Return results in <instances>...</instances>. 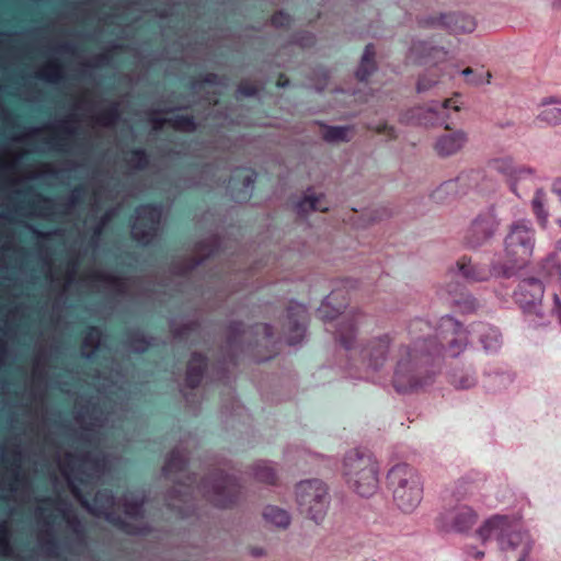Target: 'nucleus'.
<instances>
[{
	"instance_id": "41",
	"label": "nucleus",
	"mask_w": 561,
	"mask_h": 561,
	"mask_svg": "<svg viewBox=\"0 0 561 561\" xmlns=\"http://www.w3.org/2000/svg\"><path fill=\"white\" fill-rule=\"evenodd\" d=\"M558 103L552 98H546L541 101V105L546 106L537 116V119L548 125L561 124V107L549 106Z\"/></svg>"
},
{
	"instance_id": "30",
	"label": "nucleus",
	"mask_w": 561,
	"mask_h": 561,
	"mask_svg": "<svg viewBox=\"0 0 561 561\" xmlns=\"http://www.w3.org/2000/svg\"><path fill=\"white\" fill-rule=\"evenodd\" d=\"M35 77L44 82L58 84L65 79V69L58 59H50L35 72Z\"/></svg>"
},
{
	"instance_id": "3",
	"label": "nucleus",
	"mask_w": 561,
	"mask_h": 561,
	"mask_svg": "<svg viewBox=\"0 0 561 561\" xmlns=\"http://www.w3.org/2000/svg\"><path fill=\"white\" fill-rule=\"evenodd\" d=\"M34 511L42 553L59 558L64 552L80 554L87 548L85 527L72 504L61 497H45Z\"/></svg>"
},
{
	"instance_id": "29",
	"label": "nucleus",
	"mask_w": 561,
	"mask_h": 561,
	"mask_svg": "<svg viewBox=\"0 0 561 561\" xmlns=\"http://www.w3.org/2000/svg\"><path fill=\"white\" fill-rule=\"evenodd\" d=\"M479 341L486 353H496L502 346L500 331L489 324L479 325Z\"/></svg>"
},
{
	"instance_id": "8",
	"label": "nucleus",
	"mask_w": 561,
	"mask_h": 561,
	"mask_svg": "<svg viewBox=\"0 0 561 561\" xmlns=\"http://www.w3.org/2000/svg\"><path fill=\"white\" fill-rule=\"evenodd\" d=\"M394 345V336L390 333L379 334L364 341L358 348V355L363 366V373L352 363L345 367L350 370V377L356 379H369L375 374L382 370L389 359L391 350Z\"/></svg>"
},
{
	"instance_id": "35",
	"label": "nucleus",
	"mask_w": 561,
	"mask_h": 561,
	"mask_svg": "<svg viewBox=\"0 0 561 561\" xmlns=\"http://www.w3.org/2000/svg\"><path fill=\"white\" fill-rule=\"evenodd\" d=\"M375 56V46L373 44L366 45L360 58L359 66L355 72V76L359 81L367 80L376 71L377 65Z\"/></svg>"
},
{
	"instance_id": "38",
	"label": "nucleus",
	"mask_w": 561,
	"mask_h": 561,
	"mask_svg": "<svg viewBox=\"0 0 561 561\" xmlns=\"http://www.w3.org/2000/svg\"><path fill=\"white\" fill-rule=\"evenodd\" d=\"M119 117H121L119 104L115 102L112 105H110L107 108L93 115L92 119L95 124H98L102 127L112 128L117 124V122L119 121Z\"/></svg>"
},
{
	"instance_id": "25",
	"label": "nucleus",
	"mask_w": 561,
	"mask_h": 561,
	"mask_svg": "<svg viewBox=\"0 0 561 561\" xmlns=\"http://www.w3.org/2000/svg\"><path fill=\"white\" fill-rule=\"evenodd\" d=\"M256 174L252 171H240L229 181L231 197L237 203H244L250 199L253 191Z\"/></svg>"
},
{
	"instance_id": "39",
	"label": "nucleus",
	"mask_w": 561,
	"mask_h": 561,
	"mask_svg": "<svg viewBox=\"0 0 561 561\" xmlns=\"http://www.w3.org/2000/svg\"><path fill=\"white\" fill-rule=\"evenodd\" d=\"M353 127L351 126H327L322 137L327 142H347L352 139Z\"/></svg>"
},
{
	"instance_id": "21",
	"label": "nucleus",
	"mask_w": 561,
	"mask_h": 561,
	"mask_svg": "<svg viewBox=\"0 0 561 561\" xmlns=\"http://www.w3.org/2000/svg\"><path fill=\"white\" fill-rule=\"evenodd\" d=\"M288 334L287 343L289 345L299 344L306 332L307 310L305 306L295 304L287 309Z\"/></svg>"
},
{
	"instance_id": "55",
	"label": "nucleus",
	"mask_w": 561,
	"mask_h": 561,
	"mask_svg": "<svg viewBox=\"0 0 561 561\" xmlns=\"http://www.w3.org/2000/svg\"><path fill=\"white\" fill-rule=\"evenodd\" d=\"M0 554L5 558H9L13 554L10 534L0 536Z\"/></svg>"
},
{
	"instance_id": "17",
	"label": "nucleus",
	"mask_w": 561,
	"mask_h": 561,
	"mask_svg": "<svg viewBox=\"0 0 561 561\" xmlns=\"http://www.w3.org/2000/svg\"><path fill=\"white\" fill-rule=\"evenodd\" d=\"M420 24L427 27L440 26L454 35L472 33L477 27L474 18L461 12L424 18L420 20Z\"/></svg>"
},
{
	"instance_id": "2",
	"label": "nucleus",
	"mask_w": 561,
	"mask_h": 561,
	"mask_svg": "<svg viewBox=\"0 0 561 561\" xmlns=\"http://www.w3.org/2000/svg\"><path fill=\"white\" fill-rule=\"evenodd\" d=\"M468 345V332L451 316H444L430 339H416L412 344H400L393 354L392 386L399 393L414 391L432 379L431 358L443 351L457 357Z\"/></svg>"
},
{
	"instance_id": "12",
	"label": "nucleus",
	"mask_w": 561,
	"mask_h": 561,
	"mask_svg": "<svg viewBox=\"0 0 561 561\" xmlns=\"http://www.w3.org/2000/svg\"><path fill=\"white\" fill-rule=\"evenodd\" d=\"M161 205H142L136 209L131 236L140 244L147 245L156 238L161 222Z\"/></svg>"
},
{
	"instance_id": "27",
	"label": "nucleus",
	"mask_w": 561,
	"mask_h": 561,
	"mask_svg": "<svg viewBox=\"0 0 561 561\" xmlns=\"http://www.w3.org/2000/svg\"><path fill=\"white\" fill-rule=\"evenodd\" d=\"M103 352V334L96 327H90L83 337L81 354L88 359L98 357Z\"/></svg>"
},
{
	"instance_id": "24",
	"label": "nucleus",
	"mask_w": 561,
	"mask_h": 561,
	"mask_svg": "<svg viewBox=\"0 0 561 561\" xmlns=\"http://www.w3.org/2000/svg\"><path fill=\"white\" fill-rule=\"evenodd\" d=\"M253 330L255 333H263L266 339H271L273 336V329L270 324H256ZM251 330H245L242 323L234 322L229 327V335H228V347L230 351H237L240 348L243 351V342L248 335H251Z\"/></svg>"
},
{
	"instance_id": "23",
	"label": "nucleus",
	"mask_w": 561,
	"mask_h": 561,
	"mask_svg": "<svg viewBox=\"0 0 561 561\" xmlns=\"http://www.w3.org/2000/svg\"><path fill=\"white\" fill-rule=\"evenodd\" d=\"M468 135L461 130L446 133L438 136L434 142V150L440 158H448L458 153L467 144Z\"/></svg>"
},
{
	"instance_id": "16",
	"label": "nucleus",
	"mask_w": 561,
	"mask_h": 561,
	"mask_svg": "<svg viewBox=\"0 0 561 561\" xmlns=\"http://www.w3.org/2000/svg\"><path fill=\"white\" fill-rule=\"evenodd\" d=\"M545 288L538 278L529 277L523 279L514 293L516 304L527 314H535L539 319L543 317L541 301Z\"/></svg>"
},
{
	"instance_id": "46",
	"label": "nucleus",
	"mask_w": 561,
	"mask_h": 561,
	"mask_svg": "<svg viewBox=\"0 0 561 561\" xmlns=\"http://www.w3.org/2000/svg\"><path fill=\"white\" fill-rule=\"evenodd\" d=\"M462 75L467 78V82L473 85L490 83V79L492 77L489 71L474 70L472 68L463 69Z\"/></svg>"
},
{
	"instance_id": "58",
	"label": "nucleus",
	"mask_w": 561,
	"mask_h": 561,
	"mask_svg": "<svg viewBox=\"0 0 561 561\" xmlns=\"http://www.w3.org/2000/svg\"><path fill=\"white\" fill-rule=\"evenodd\" d=\"M54 50L59 54L75 55L77 47L72 42H62L57 44Z\"/></svg>"
},
{
	"instance_id": "36",
	"label": "nucleus",
	"mask_w": 561,
	"mask_h": 561,
	"mask_svg": "<svg viewBox=\"0 0 561 561\" xmlns=\"http://www.w3.org/2000/svg\"><path fill=\"white\" fill-rule=\"evenodd\" d=\"M167 122L164 118H154L153 119V129L159 130L162 128L163 124ZM168 122L178 130L182 131H193L196 128V124L194 118L190 115L178 114L168 119Z\"/></svg>"
},
{
	"instance_id": "15",
	"label": "nucleus",
	"mask_w": 561,
	"mask_h": 561,
	"mask_svg": "<svg viewBox=\"0 0 561 561\" xmlns=\"http://www.w3.org/2000/svg\"><path fill=\"white\" fill-rule=\"evenodd\" d=\"M0 461L7 463L3 489L8 491L10 495H13L27 482L23 470L24 453L22 447L16 445L11 450L10 455L8 454L7 449L2 447L0 449Z\"/></svg>"
},
{
	"instance_id": "7",
	"label": "nucleus",
	"mask_w": 561,
	"mask_h": 561,
	"mask_svg": "<svg viewBox=\"0 0 561 561\" xmlns=\"http://www.w3.org/2000/svg\"><path fill=\"white\" fill-rule=\"evenodd\" d=\"M387 479L394 504L404 513L413 512L423 499L417 471L408 463H397L388 471Z\"/></svg>"
},
{
	"instance_id": "18",
	"label": "nucleus",
	"mask_w": 561,
	"mask_h": 561,
	"mask_svg": "<svg viewBox=\"0 0 561 561\" xmlns=\"http://www.w3.org/2000/svg\"><path fill=\"white\" fill-rule=\"evenodd\" d=\"M79 122L77 113H70L61 119L47 123L46 128L48 130H56L62 135L49 137L45 139V142L57 152H68L69 139L79 133Z\"/></svg>"
},
{
	"instance_id": "56",
	"label": "nucleus",
	"mask_w": 561,
	"mask_h": 561,
	"mask_svg": "<svg viewBox=\"0 0 561 561\" xmlns=\"http://www.w3.org/2000/svg\"><path fill=\"white\" fill-rule=\"evenodd\" d=\"M535 170L527 165H517L515 164L514 168V175L512 176L513 180L518 181L520 179H524L528 175H534Z\"/></svg>"
},
{
	"instance_id": "26",
	"label": "nucleus",
	"mask_w": 561,
	"mask_h": 561,
	"mask_svg": "<svg viewBox=\"0 0 561 561\" xmlns=\"http://www.w3.org/2000/svg\"><path fill=\"white\" fill-rule=\"evenodd\" d=\"M355 319L348 316H342L337 321V328L335 331L336 341L344 347L345 351H352L355 345Z\"/></svg>"
},
{
	"instance_id": "37",
	"label": "nucleus",
	"mask_w": 561,
	"mask_h": 561,
	"mask_svg": "<svg viewBox=\"0 0 561 561\" xmlns=\"http://www.w3.org/2000/svg\"><path fill=\"white\" fill-rule=\"evenodd\" d=\"M514 380V376L506 371L485 374L484 387L492 392L506 389Z\"/></svg>"
},
{
	"instance_id": "42",
	"label": "nucleus",
	"mask_w": 561,
	"mask_h": 561,
	"mask_svg": "<svg viewBox=\"0 0 561 561\" xmlns=\"http://www.w3.org/2000/svg\"><path fill=\"white\" fill-rule=\"evenodd\" d=\"M531 209L539 225L546 228L548 224V211L546 209V198L542 188H537L531 199Z\"/></svg>"
},
{
	"instance_id": "61",
	"label": "nucleus",
	"mask_w": 561,
	"mask_h": 561,
	"mask_svg": "<svg viewBox=\"0 0 561 561\" xmlns=\"http://www.w3.org/2000/svg\"><path fill=\"white\" fill-rule=\"evenodd\" d=\"M259 88L256 85L242 83L239 85L238 92L244 96H253L257 93Z\"/></svg>"
},
{
	"instance_id": "40",
	"label": "nucleus",
	"mask_w": 561,
	"mask_h": 561,
	"mask_svg": "<svg viewBox=\"0 0 561 561\" xmlns=\"http://www.w3.org/2000/svg\"><path fill=\"white\" fill-rule=\"evenodd\" d=\"M451 385L460 390H466L477 385V377L472 368L454 370L450 376Z\"/></svg>"
},
{
	"instance_id": "47",
	"label": "nucleus",
	"mask_w": 561,
	"mask_h": 561,
	"mask_svg": "<svg viewBox=\"0 0 561 561\" xmlns=\"http://www.w3.org/2000/svg\"><path fill=\"white\" fill-rule=\"evenodd\" d=\"M127 343L128 347L137 353L147 351L151 344L150 340H148L145 334L139 331L129 334Z\"/></svg>"
},
{
	"instance_id": "11",
	"label": "nucleus",
	"mask_w": 561,
	"mask_h": 561,
	"mask_svg": "<svg viewBox=\"0 0 561 561\" xmlns=\"http://www.w3.org/2000/svg\"><path fill=\"white\" fill-rule=\"evenodd\" d=\"M296 497L301 513L317 524L324 518L330 497L328 488L321 480L311 479L299 482L296 486Z\"/></svg>"
},
{
	"instance_id": "28",
	"label": "nucleus",
	"mask_w": 561,
	"mask_h": 561,
	"mask_svg": "<svg viewBox=\"0 0 561 561\" xmlns=\"http://www.w3.org/2000/svg\"><path fill=\"white\" fill-rule=\"evenodd\" d=\"M262 518L267 526L278 529H287L291 522L288 511L276 505L264 506Z\"/></svg>"
},
{
	"instance_id": "14",
	"label": "nucleus",
	"mask_w": 561,
	"mask_h": 561,
	"mask_svg": "<svg viewBox=\"0 0 561 561\" xmlns=\"http://www.w3.org/2000/svg\"><path fill=\"white\" fill-rule=\"evenodd\" d=\"M499 228V220L494 207H489L477 215L472 220L465 241L469 248L477 249L490 241Z\"/></svg>"
},
{
	"instance_id": "50",
	"label": "nucleus",
	"mask_w": 561,
	"mask_h": 561,
	"mask_svg": "<svg viewBox=\"0 0 561 561\" xmlns=\"http://www.w3.org/2000/svg\"><path fill=\"white\" fill-rule=\"evenodd\" d=\"M116 214L117 208H111L103 214L100 221L93 227L92 236H94V239H101L105 227L116 216Z\"/></svg>"
},
{
	"instance_id": "31",
	"label": "nucleus",
	"mask_w": 561,
	"mask_h": 561,
	"mask_svg": "<svg viewBox=\"0 0 561 561\" xmlns=\"http://www.w3.org/2000/svg\"><path fill=\"white\" fill-rule=\"evenodd\" d=\"M251 477L259 483L274 485L277 481V473L270 461L257 460L250 466Z\"/></svg>"
},
{
	"instance_id": "34",
	"label": "nucleus",
	"mask_w": 561,
	"mask_h": 561,
	"mask_svg": "<svg viewBox=\"0 0 561 561\" xmlns=\"http://www.w3.org/2000/svg\"><path fill=\"white\" fill-rule=\"evenodd\" d=\"M323 195L322 194H319L317 195L314 192H312L311 190H308L305 195L302 196V198H300L297 203H296V211L299 214V215H307L309 214L310 211H327L328 210V206L323 204Z\"/></svg>"
},
{
	"instance_id": "54",
	"label": "nucleus",
	"mask_w": 561,
	"mask_h": 561,
	"mask_svg": "<svg viewBox=\"0 0 561 561\" xmlns=\"http://www.w3.org/2000/svg\"><path fill=\"white\" fill-rule=\"evenodd\" d=\"M436 83L437 79L435 77L424 75L419 79L416 88L419 92H425L430 90L432 87H434Z\"/></svg>"
},
{
	"instance_id": "45",
	"label": "nucleus",
	"mask_w": 561,
	"mask_h": 561,
	"mask_svg": "<svg viewBox=\"0 0 561 561\" xmlns=\"http://www.w3.org/2000/svg\"><path fill=\"white\" fill-rule=\"evenodd\" d=\"M491 168L496 172L512 179L514 175L515 162L512 157L496 158L491 161Z\"/></svg>"
},
{
	"instance_id": "44",
	"label": "nucleus",
	"mask_w": 561,
	"mask_h": 561,
	"mask_svg": "<svg viewBox=\"0 0 561 561\" xmlns=\"http://www.w3.org/2000/svg\"><path fill=\"white\" fill-rule=\"evenodd\" d=\"M149 164V157L144 149H134L127 159V165L133 170H144Z\"/></svg>"
},
{
	"instance_id": "9",
	"label": "nucleus",
	"mask_w": 561,
	"mask_h": 561,
	"mask_svg": "<svg viewBox=\"0 0 561 561\" xmlns=\"http://www.w3.org/2000/svg\"><path fill=\"white\" fill-rule=\"evenodd\" d=\"M343 474L348 486L360 496H371L378 490V466L370 456L356 451L347 454Z\"/></svg>"
},
{
	"instance_id": "57",
	"label": "nucleus",
	"mask_w": 561,
	"mask_h": 561,
	"mask_svg": "<svg viewBox=\"0 0 561 561\" xmlns=\"http://www.w3.org/2000/svg\"><path fill=\"white\" fill-rule=\"evenodd\" d=\"M28 229L32 231V233L37 237L38 239H49L55 236H60L61 230L60 229H51L48 231H42L35 228L34 226H28Z\"/></svg>"
},
{
	"instance_id": "19",
	"label": "nucleus",
	"mask_w": 561,
	"mask_h": 561,
	"mask_svg": "<svg viewBox=\"0 0 561 561\" xmlns=\"http://www.w3.org/2000/svg\"><path fill=\"white\" fill-rule=\"evenodd\" d=\"M494 266H503L501 260H493L490 266L481 263H473L471 259L462 256L455 264V271L465 279L472 283L488 282L490 278H506L497 274ZM454 272V268L451 270Z\"/></svg>"
},
{
	"instance_id": "59",
	"label": "nucleus",
	"mask_w": 561,
	"mask_h": 561,
	"mask_svg": "<svg viewBox=\"0 0 561 561\" xmlns=\"http://www.w3.org/2000/svg\"><path fill=\"white\" fill-rule=\"evenodd\" d=\"M272 24L276 27H284L290 23V16L284 12H278L272 16Z\"/></svg>"
},
{
	"instance_id": "62",
	"label": "nucleus",
	"mask_w": 561,
	"mask_h": 561,
	"mask_svg": "<svg viewBox=\"0 0 561 561\" xmlns=\"http://www.w3.org/2000/svg\"><path fill=\"white\" fill-rule=\"evenodd\" d=\"M468 557H471L476 560L482 559L484 557V551L479 550L473 546H467L465 549Z\"/></svg>"
},
{
	"instance_id": "60",
	"label": "nucleus",
	"mask_w": 561,
	"mask_h": 561,
	"mask_svg": "<svg viewBox=\"0 0 561 561\" xmlns=\"http://www.w3.org/2000/svg\"><path fill=\"white\" fill-rule=\"evenodd\" d=\"M329 302L324 301L320 308L318 309V313L320 316L321 319L328 321V320H333L336 316V311H329Z\"/></svg>"
},
{
	"instance_id": "22",
	"label": "nucleus",
	"mask_w": 561,
	"mask_h": 561,
	"mask_svg": "<svg viewBox=\"0 0 561 561\" xmlns=\"http://www.w3.org/2000/svg\"><path fill=\"white\" fill-rule=\"evenodd\" d=\"M219 247L217 236H210L198 242L195 248V256L186 259L183 263L174 266L175 273L180 275L186 274L188 271L198 266L206 257L215 253Z\"/></svg>"
},
{
	"instance_id": "20",
	"label": "nucleus",
	"mask_w": 561,
	"mask_h": 561,
	"mask_svg": "<svg viewBox=\"0 0 561 561\" xmlns=\"http://www.w3.org/2000/svg\"><path fill=\"white\" fill-rule=\"evenodd\" d=\"M448 106V100H446L442 105L434 103L432 105L414 106L401 114L400 122L409 125H434L439 121L440 112Z\"/></svg>"
},
{
	"instance_id": "32",
	"label": "nucleus",
	"mask_w": 561,
	"mask_h": 561,
	"mask_svg": "<svg viewBox=\"0 0 561 561\" xmlns=\"http://www.w3.org/2000/svg\"><path fill=\"white\" fill-rule=\"evenodd\" d=\"M206 368V358L197 353H194L188 362L185 385L194 389L202 381L204 370Z\"/></svg>"
},
{
	"instance_id": "64",
	"label": "nucleus",
	"mask_w": 561,
	"mask_h": 561,
	"mask_svg": "<svg viewBox=\"0 0 561 561\" xmlns=\"http://www.w3.org/2000/svg\"><path fill=\"white\" fill-rule=\"evenodd\" d=\"M552 259H553L556 266L561 272V240L558 242V245L556 248V251L553 252Z\"/></svg>"
},
{
	"instance_id": "33",
	"label": "nucleus",
	"mask_w": 561,
	"mask_h": 561,
	"mask_svg": "<svg viewBox=\"0 0 561 561\" xmlns=\"http://www.w3.org/2000/svg\"><path fill=\"white\" fill-rule=\"evenodd\" d=\"M92 275L96 280L102 282L107 289L118 296H125L129 291L127 279L103 271H94Z\"/></svg>"
},
{
	"instance_id": "5",
	"label": "nucleus",
	"mask_w": 561,
	"mask_h": 561,
	"mask_svg": "<svg viewBox=\"0 0 561 561\" xmlns=\"http://www.w3.org/2000/svg\"><path fill=\"white\" fill-rule=\"evenodd\" d=\"M479 538L485 542L496 537L506 561H528L533 540L528 531L516 529L507 516L494 515L486 519L477 530Z\"/></svg>"
},
{
	"instance_id": "13",
	"label": "nucleus",
	"mask_w": 561,
	"mask_h": 561,
	"mask_svg": "<svg viewBox=\"0 0 561 561\" xmlns=\"http://www.w3.org/2000/svg\"><path fill=\"white\" fill-rule=\"evenodd\" d=\"M479 514L467 504H458L446 508L438 517L440 529L450 533L465 534L478 523Z\"/></svg>"
},
{
	"instance_id": "1",
	"label": "nucleus",
	"mask_w": 561,
	"mask_h": 561,
	"mask_svg": "<svg viewBox=\"0 0 561 561\" xmlns=\"http://www.w3.org/2000/svg\"><path fill=\"white\" fill-rule=\"evenodd\" d=\"M124 383V377L114 368L113 362L108 374L96 370L92 377V385L98 390L96 401L91 400L76 411L75 420L81 428L77 446L64 456L58 454L57 466L72 495L89 513L104 517L127 534L141 535L148 531V527L140 520L145 503L142 493L124 494V516L115 513V497L111 491H99L93 503L84 495L94 489L111 467L110 456L101 450V446L103 436L108 430L116 427L115 423L126 414V403L123 401Z\"/></svg>"
},
{
	"instance_id": "63",
	"label": "nucleus",
	"mask_w": 561,
	"mask_h": 561,
	"mask_svg": "<svg viewBox=\"0 0 561 561\" xmlns=\"http://www.w3.org/2000/svg\"><path fill=\"white\" fill-rule=\"evenodd\" d=\"M552 313L556 314L559 322L561 323V298H560V295H558V294L553 295Z\"/></svg>"
},
{
	"instance_id": "4",
	"label": "nucleus",
	"mask_w": 561,
	"mask_h": 561,
	"mask_svg": "<svg viewBox=\"0 0 561 561\" xmlns=\"http://www.w3.org/2000/svg\"><path fill=\"white\" fill-rule=\"evenodd\" d=\"M536 231L530 220L519 219L510 225L504 239L503 266H494L500 275L511 278L526 267L534 254Z\"/></svg>"
},
{
	"instance_id": "53",
	"label": "nucleus",
	"mask_w": 561,
	"mask_h": 561,
	"mask_svg": "<svg viewBox=\"0 0 561 561\" xmlns=\"http://www.w3.org/2000/svg\"><path fill=\"white\" fill-rule=\"evenodd\" d=\"M368 129L374 130L378 134H386L389 137H396L394 128L389 126L387 123H369L367 125Z\"/></svg>"
},
{
	"instance_id": "51",
	"label": "nucleus",
	"mask_w": 561,
	"mask_h": 561,
	"mask_svg": "<svg viewBox=\"0 0 561 561\" xmlns=\"http://www.w3.org/2000/svg\"><path fill=\"white\" fill-rule=\"evenodd\" d=\"M83 196V190L80 186L75 187L69 196L67 197V201L65 203L66 213H70L72 209H75L79 203L81 202Z\"/></svg>"
},
{
	"instance_id": "49",
	"label": "nucleus",
	"mask_w": 561,
	"mask_h": 561,
	"mask_svg": "<svg viewBox=\"0 0 561 561\" xmlns=\"http://www.w3.org/2000/svg\"><path fill=\"white\" fill-rule=\"evenodd\" d=\"M460 182H466V176L460 175L454 180H449L444 182L437 190L436 195L437 197L442 194H454V195H460L465 194V191L458 192L457 187Z\"/></svg>"
},
{
	"instance_id": "6",
	"label": "nucleus",
	"mask_w": 561,
	"mask_h": 561,
	"mask_svg": "<svg viewBox=\"0 0 561 561\" xmlns=\"http://www.w3.org/2000/svg\"><path fill=\"white\" fill-rule=\"evenodd\" d=\"M186 451L181 447L174 448L165 460L162 469L168 479H173L175 486L168 493V506L183 517L188 516L193 508L192 483L194 478L186 474Z\"/></svg>"
},
{
	"instance_id": "43",
	"label": "nucleus",
	"mask_w": 561,
	"mask_h": 561,
	"mask_svg": "<svg viewBox=\"0 0 561 561\" xmlns=\"http://www.w3.org/2000/svg\"><path fill=\"white\" fill-rule=\"evenodd\" d=\"M453 304L462 312V313H472L474 312L479 304L477 299L470 294H461L459 297L453 298Z\"/></svg>"
},
{
	"instance_id": "52",
	"label": "nucleus",
	"mask_w": 561,
	"mask_h": 561,
	"mask_svg": "<svg viewBox=\"0 0 561 561\" xmlns=\"http://www.w3.org/2000/svg\"><path fill=\"white\" fill-rule=\"evenodd\" d=\"M43 130H48L46 124L44 126H30L23 133L18 135L14 140L24 142L38 136Z\"/></svg>"
},
{
	"instance_id": "10",
	"label": "nucleus",
	"mask_w": 561,
	"mask_h": 561,
	"mask_svg": "<svg viewBox=\"0 0 561 561\" xmlns=\"http://www.w3.org/2000/svg\"><path fill=\"white\" fill-rule=\"evenodd\" d=\"M242 486L238 479L224 472H214L198 486L199 493L213 505L227 508L234 505L241 496Z\"/></svg>"
},
{
	"instance_id": "48",
	"label": "nucleus",
	"mask_w": 561,
	"mask_h": 561,
	"mask_svg": "<svg viewBox=\"0 0 561 561\" xmlns=\"http://www.w3.org/2000/svg\"><path fill=\"white\" fill-rule=\"evenodd\" d=\"M199 328V323L195 321H191L181 327H178L175 321H172L171 329L176 339L186 340L190 337L192 332L197 331Z\"/></svg>"
}]
</instances>
